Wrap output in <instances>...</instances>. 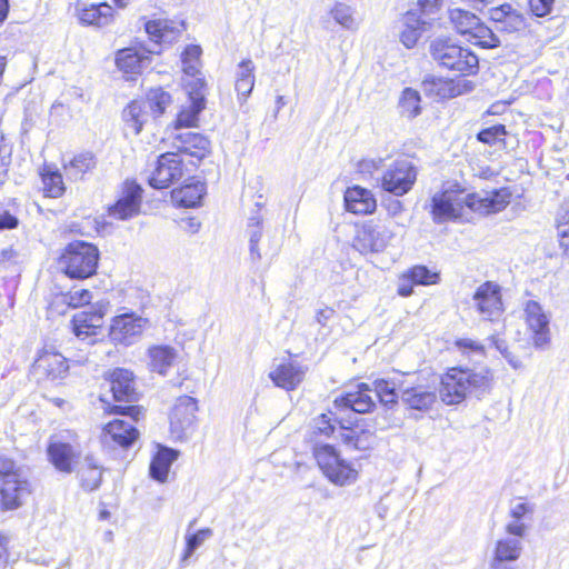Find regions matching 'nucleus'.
Listing matches in <instances>:
<instances>
[{
    "mask_svg": "<svg viewBox=\"0 0 569 569\" xmlns=\"http://www.w3.org/2000/svg\"><path fill=\"white\" fill-rule=\"evenodd\" d=\"M492 373L482 368L475 371L469 368H451L441 378L439 395L447 405H457L468 396L481 398L491 390Z\"/></svg>",
    "mask_w": 569,
    "mask_h": 569,
    "instance_id": "1",
    "label": "nucleus"
},
{
    "mask_svg": "<svg viewBox=\"0 0 569 569\" xmlns=\"http://www.w3.org/2000/svg\"><path fill=\"white\" fill-rule=\"evenodd\" d=\"M430 54L439 66L461 74H473L479 69L478 57L448 38L435 39L430 44Z\"/></svg>",
    "mask_w": 569,
    "mask_h": 569,
    "instance_id": "2",
    "label": "nucleus"
},
{
    "mask_svg": "<svg viewBox=\"0 0 569 569\" xmlns=\"http://www.w3.org/2000/svg\"><path fill=\"white\" fill-rule=\"evenodd\" d=\"M99 250L84 241L69 243L60 257L59 263L70 278L86 279L91 277L98 267Z\"/></svg>",
    "mask_w": 569,
    "mask_h": 569,
    "instance_id": "3",
    "label": "nucleus"
},
{
    "mask_svg": "<svg viewBox=\"0 0 569 569\" xmlns=\"http://www.w3.org/2000/svg\"><path fill=\"white\" fill-rule=\"evenodd\" d=\"M313 456L325 477L336 486L345 487L357 481L358 471L342 459L331 445H317Z\"/></svg>",
    "mask_w": 569,
    "mask_h": 569,
    "instance_id": "4",
    "label": "nucleus"
},
{
    "mask_svg": "<svg viewBox=\"0 0 569 569\" xmlns=\"http://www.w3.org/2000/svg\"><path fill=\"white\" fill-rule=\"evenodd\" d=\"M449 19L453 29L467 40L482 48H497L500 46L499 38L480 19L470 11L459 8L449 11Z\"/></svg>",
    "mask_w": 569,
    "mask_h": 569,
    "instance_id": "5",
    "label": "nucleus"
},
{
    "mask_svg": "<svg viewBox=\"0 0 569 569\" xmlns=\"http://www.w3.org/2000/svg\"><path fill=\"white\" fill-rule=\"evenodd\" d=\"M148 326V319L136 312H124L111 319L108 336L116 346L129 347L142 338Z\"/></svg>",
    "mask_w": 569,
    "mask_h": 569,
    "instance_id": "6",
    "label": "nucleus"
},
{
    "mask_svg": "<svg viewBox=\"0 0 569 569\" xmlns=\"http://www.w3.org/2000/svg\"><path fill=\"white\" fill-rule=\"evenodd\" d=\"M417 180V168L411 160L401 158L388 166L381 177V188L396 196L408 193Z\"/></svg>",
    "mask_w": 569,
    "mask_h": 569,
    "instance_id": "7",
    "label": "nucleus"
},
{
    "mask_svg": "<svg viewBox=\"0 0 569 569\" xmlns=\"http://www.w3.org/2000/svg\"><path fill=\"white\" fill-rule=\"evenodd\" d=\"M107 307L108 303L100 301L90 306L88 310L79 311L73 316L72 328L78 339L82 341L89 339V345L97 341L96 337L102 328Z\"/></svg>",
    "mask_w": 569,
    "mask_h": 569,
    "instance_id": "8",
    "label": "nucleus"
},
{
    "mask_svg": "<svg viewBox=\"0 0 569 569\" xmlns=\"http://www.w3.org/2000/svg\"><path fill=\"white\" fill-rule=\"evenodd\" d=\"M197 401L189 396L179 397L170 415V431L177 440L188 438L194 430Z\"/></svg>",
    "mask_w": 569,
    "mask_h": 569,
    "instance_id": "9",
    "label": "nucleus"
},
{
    "mask_svg": "<svg viewBox=\"0 0 569 569\" xmlns=\"http://www.w3.org/2000/svg\"><path fill=\"white\" fill-rule=\"evenodd\" d=\"M392 237L393 233L389 227L370 221L358 230L353 247L361 253L382 252Z\"/></svg>",
    "mask_w": 569,
    "mask_h": 569,
    "instance_id": "10",
    "label": "nucleus"
},
{
    "mask_svg": "<svg viewBox=\"0 0 569 569\" xmlns=\"http://www.w3.org/2000/svg\"><path fill=\"white\" fill-rule=\"evenodd\" d=\"M465 197L466 196H462L461 192L451 189L435 193L430 204V213L433 221L436 223H442L459 218L462 208L466 207Z\"/></svg>",
    "mask_w": 569,
    "mask_h": 569,
    "instance_id": "11",
    "label": "nucleus"
},
{
    "mask_svg": "<svg viewBox=\"0 0 569 569\" xmlns=\"http://www.w3.org/2000/svg\"><path fill=\"white\" fill-rule=\"evenodd\" d=\"M183 173L182 159L179 154L167 152L159 156L157 166L149 177V184L154 189L169 188Z\"/></svg>",
    "mask_w": 569,
    "mask_h": 569,
    "instance_id": "12",
    "label": "nucleus"
},
{
    "mask_svg": "<svg viewBox=\"0 0 569 569\" xmlns=\"http://www.w3.org/2000/svg\"><path fill=\"white\" fill-rule=\"evenodd\" d=\"M141 200L142 188L136 181L127 180L117 202L108 208V214L117 220H128L139 213Z\"/></svg>",
    "mask_w": 569,
    "mask_h": 569,
    "instance_id": "13",
    "label": "nucleus"
},
{
    "mask_svg": "<svg viewBox=\"0 0 569 569\" xmlns=\"http://www.w3.org/2000/svg\"><path fill=\"white\" fill-rule=\"evenodd\" d=\"M473 306L486 320H493L502 312L499 284L492 281L481 283L472 296Z\"/></svg>",
    "mask_w": 569,
    "mask_h": 569,
    "instance_id": "14",
    "label": "nucleus"
},
{
    "mask_svg": "<svg viewBox=\"0 0 569 569\" xmlns=\"http://www.w3.org/2000/svg\"><path fill=\"white\" fill-rule=\"evenodd\" d=\"M526 322L532 332L533 345L545 348L550 341V315L535 300H528L525 305Z\"/></svg>",
    "mask_w": 569,
    "mask_h": 569,
    "instance_id": "15",
    "label": "nucleus"
},
{
    "mask_svg": "<svg viewBox=\"0 0 569 569\" xmlns=\"http://www.w3.org/2000/svg\"><path fill=\"white\" fill-rule=\"evenodd\" d=\"M139 431L129 421L114 419L104 426L100 439L104 447L127 449L138 439Z\"/></svg>",
    "mask_w": 569,
    "mask_h": 569,
    "instance_id": "16",
    "label": "nucleus"
},
{
    "mask_svg": "<svg viewBox=\"0 0 569 569\" xmlns=\"http://www.w3.org/2000/svg\"><path fill=\"white\" fill-rule=\"evenodd\" d=\"M29 493L30 485L23 475L16 478H6L0 488L1 511L19 508Z\"/></svg>",
    "mask_w": 569,
    "mask_h": 569,
    "instance_id": "17",
    "label": "nucleus"
},
{
    "mask_svg": "<svg viewBox=\"0 0 569 569\" xmlns=\"http://www.w3.org/2000/svg\"><path fill=\"white\" fill-rule=\"evenodd\" d=\"M523 542L517 537H501L493 548L490 561L491 569H508V565L516 562L522 553Z\"/></svg>",
    "mask_w": 569,
    "mask_h": 569,
    "instance_id": "18",
    "label": "nucleus"
},
{
    "mask_svg": "<svg viewBox=\"0 0 569 569\" xmlns=\"http://www.w3.org/2000/svg\"><path fill=\"white\" fill-rule=\"evenodd\" d=\"M510 193L506 189L495 190L480 197L469 193L465 197L466 207L481 214H489L502 210L509 203Z\"/></svg>",
    "mask_w": 569,
    "mask_h": 569,
    "instance_id": "19",
    "label": "nucleus"
},
{
    "mask_svg": "<svg viewBox=\"0 0 569 569\" xmlns=\"http://www.w3.org/2000/svg\"><path fill=\"white\" fill-rule=\"evenodd\" d=\"M372 388L367 383H360L356 390L348 391L346 395L337 398L335 405L342 408H348L358 413H367L371 411L375 406V399L371 396Z\"/></svg>",
    "mask_w": 569,
    "mask_h": 569,
    "instance_id": "20",
    "label": "nucleus"
},
{
    "mask_svg": "<svg viewBox=\"0 0 569 569\" xmlns=\"http://www.w3.org/2000/svg\"><path fill=\"white\" fill-rule=\"evenodd\" d=\"M76 13L80 23L84 26L102 28L113 21V9L106 2L89 6L78 2Z\"/></svg>",
    "mask_w": 569,
    "mask_h": 569,
    "instance_id": "21",
    "label": "nucleus"
},
{
    "mask_svg": "<svg viewBox=\"0 0 569 569\" xmlns=\"http://www.w3.org/2000/svg\"><path fill=\"white\" fill-rule=\"evenodd\" d=\"M37 373L48 379L56 380L66 377L69 365L68 360L58 352H44L33 363Z\"/></svg>",
    "mask_w": 569,
    "mask_h": 569,
    "instance_id": "22",
    "label": "nucleus"
},
{
    "mask_svg": "<svg viewBox=\"0 0 569 569\" xmlns=\"http://www.w3.org/2000/svg\"><path fill=\"white\" fill-rule=\"evenodd\" d=\"M110 390L116 401L132 402L136 400L133 375L131 371L117 368L109 373Z\"/></svg>",
    "mask_w": 569,
    "mask_h": 569,
    "instance_id": "23",
    "label": "nucleus"
},
{
    "mask_svg": "<svg viewBox=\"0 0 569 569\" xmlns=\"http://www.w3.org/2000/svg\"><path fill=\"white\" fill-rule=\"evenodd\" d=\"M403 29L400 33L401 43L408 48H413L422 33L430 27V19L418 14L416 10H409L403 16Z\"/></svg>",
    "mask_w": 569,
    "mask_h": 569,
    "instance_id": "24",
    "label": "nucleus"
},
{
    "mask_svg": "<svg viewBox=\"0 0 569 569\" xmlns=\"http://www.w3.org/2000/svg\"><path fill=\"white\" fill-rule=\"evenodd\" d=\"M116 64L123 73L134 76L149 67L150 57L137 48H124L117 52Z\"/></svg>",
    "mask_w": 569,
    "mask_h": 569,
    "instance_id": "25",
    "label": "nucleus"
},
{
    "mask_svg": "<svg viewBox=\"0 0 569 569\" xmlns=\"http://www.w3.org/2000/svg\"><path fill=\"white\" fill-rule=\"evenodd\" d=\"M346 209L356 214H367L375 211L377 207L372 193L359 186L348 188L345 192Z\"/></svg>",
    "mask_w": 569,
    "mask_h": 569,
    "instance_id": "26",
    "label": "nucleus"
},
{
    "mask_svg": "<svg viewBox=\"0 0 569 569\" xmlns=\"http://www.w3.org/2000/svg\"><path fill=\"white\" fill-rule=\"evenodd\" d=\"M269 377L277 387L286 390H295L303 380L305 371L300 366L288 362L279 365L269 373Z\"/></svg>",
    "mask_w": 569,
    "mask_h": 569,
    "instance_id": "27",
    "label": "nucleus"
},
{
    "mask_svg": "<svg viewBox=\"0 0 569 569\" xmlns=\"http://www.w3.org/2000/svg\"><path fill=\"white\" fill-rule=\"evenodd\" d=\"M401 400L411 409L426 411L436 402L437 395L435 389L416 386L403 389L401 392Z\"/></svg>",
    "mask_w": 569,
    "mask_h": 569,
    "instance_id": "28",
    "label": "nucleus"
},
{
    "mask_svg": "<svg viewBox=\"0 0 569 569\" xmlns=\"http://www.w3.org/2000/svg\"><path fill=\"white\" fill-rule=\"evenodd\" d=\"M204 193V183L200 181H191L180 188L173 189L171 198L179 207L193 208L200 204Z\"/></svg>",
    "mask_w": 569,
    "mask_h": 569,
    "instance_id": "29",
    "label": "nucleus"
},
{
    "mask_svg": "<svg viewBox=\"0 0 569 569\" xmlns=\"http://www.w3.org/2000/svg\"><path fill=\"white\" fill-rule=\"evenodd\" d=\"M97 161L91 152H82L74 156L68 163L63 164L64 176L70 181L84 179L87 173H91L96 168Z\"/></svg>",
    "mask_w": 569,
    "mask_h": 569,
    "instance_id": "30",
    "label": "nucleus"
},
{
    "mask_svg": "<svg viewBox=\"0 0 569 569\" xmlns=\"http://www.w3.org/2000/svg\"><path fill=\"white\" fill-rule=\"evenodd\" d=\"M102 472L98 460L93 456L87 455L78 470L81 487L86 491L97 490L102 481Z\"/></svg>",
    "mask_w": 569,
    "mask_h": 569,
    "instance_id": "31",
    "label": "nucleus"
},
{
    "mask_svg": "<svg viewBox=\"0 0 569 569\" xmlns=\"http://www.w3.org/2000/svg\"><path fill=\"white\" fill-rule=\"evenodd\" d=\"M177 458V450L160 447L150 463L149 472L151 478L159 482H164L168 478L170 467Z\"/></svg>",
    "mask_w": 569,
    "mask_h": 569,
    "instance_id": "32",
    "label": "nucleus"
},
{
    "mask_svg": "<svg viewBox=\"0 0 569 569\" xmlns=\"http://www.w3.org/2000/svg\"><path fill=\"white\" fill-rule=\"evenodd\" d=\"M48 456L58 470L67 473L72 471L76 450L71 445L60 441L51 442L48 447Z\"/></svg>",
    "mask_w": 569,
    "mask_h": 569,
    "instance_id": "33",
    "label": "nucleus"
},
{
    "mask_svg": "<svg viewBox=\"0 0 569 569\" xmlns=\"http://www.w3.org/2000/svg\"><path fill=\"white\" fill-rule=\"evenodd\" d=\"M340 438L349 447L357 450H369L376 445L373 432L360 428L341 427Z\"/></svg>",
    "mask_w": 569,
    "mask_h": 569,
    "instance_id": "34",
    "label": "nucleus"
},
{
    "mask_svg": "<svg viewBox=\"0 0 569 569\" xmlns=\"http://www.w3.org/2000/svg\"><path fill=\"white\" fill-rule=\"evenodd\" d=\"M254 87V64L252 60H242L237 68L234 88L239 96L246 100Z\"/></svg>",
    "mask_w": 569,
    "mask_h": 569,
    "instance_id": "35",
    "label": "nucleus"
},
{
    "mask_svg": "<svg viewBox=\"0 0 569 569\" xmlns=\"http://www.w3.org/2000/svg\"><path fill=\"white\" fill-rule=\"evenodd\" d=\"M398 110L401 117L407 119H415L421 111V97L418 90L413 88H405L401 91L398 101Z\"/></svg>",
    "mask_w": 569,
    "mask_h": 569,
    "instance_id": "36",
    "label": "nucleus"
},
{
    "mask_svg": "<svg viewBox=\"0 0 569 569\" xmlns=\"http://www.w3.org/2000/svg\"><path fill=\"white\" fill-rule=\"evenodd\" d=\"M149 357L152 370L166 375L176 359V351L169 346H157L149 349Z\"/></svg>",
    "mask_w": 569,
    "mask_h": 569,
    "instance_id": "37",
    "label": "nucleus"
},
{
    "mask_svg": "<svg viewBox=\"0 0 569 569\" xmlns=\"http://www.w3.org/2000/svg\"><path fill=\"white\" fill-rule=\"evenodd\" d=\"M144 27L156 46H159L161 42H171L177 33L181 32V29L170 27L166 20H151Z\"/></svg>",
    "mask_w": 569,
    "mask_h": 569,
    "instance_id": "38",
    "label": "nucleus"
},
{
    "mask_svg": "<svg viewBox=\"0 0 569 569\" xmlns=\"http://www.w3.org/2000/svg\"><path fill=\"white\" fill-rule=\"evenodd\" d=\"M122 119L127 129L131 130L133 134H139L147 120V116L142 110L141 103L132 101L123 109Z\"/></svg>",
    "mask_w": 569,
    "mask_h": 569,
    "instance_id": "39",
    "label": "nucleus"
},
{
    "mask_svg": "<svg viewBox=\"0 0 569 569\" xmlns=\"http://www.w3.org/2000/svg\"><path fill=\"white\" fill-rule=\"evenodd\" d=\"M42 183L46 196L58 198L64 192V184L62 174L58 170H52L50 167L43 169Z\"/></svg>",
    "mask_w": 569,
    "mask_h": 569,
    "instance_id": "40",
    "label": "nucleus"
},
{
    "mask_svg": "<svg viewBox=\"0 0 569 569\" xmlns=\"http://www.w3.org/2000/svg\"><path fill=\"white\" fill-rule=\"evenodd\" d=\"M212 530L210 528L200 529L194 533L186 536V549L180 559V566L186 567L189 558L194 553V551L200 548L206 540H208L212 536Z\"/></svg>",
    "mask_w": 569,
    "mask_h": 569,
    "instance_id": "41",
    "label": "nucleus"
},
{
    "mask_svg": "<svg viewBox=\"0 0 569 569\" xmlns=\"http://www.w3.org/2000/svg\"><path fill=\"white\" fill-rule=\"evenodd\" d=\"M261 223L262 218L259 214L250 217L248 221L249 250L252 261H259L262 258V253L258 248V243L262 236Z\"/></svg>",
    "mask_w": 569,
    "mask_h": 569,
    "instance_id": "42",
    "label": "nucleus"
},
{
    "mask_svg": "<svg viewBox=\"0 0 569 569\" xmlns=\"http://www.w3.org/2000/svg\"><path fill=\"white\" fill-rule=\"evenodd\" d=\"M201 48L196 44L188 46L181 54L182 70L186 76L194 77L200 74Z\"/></svg>",
    "mask_w": 569,
    "mask_h": 569,
    "instance_id": "43",
    "label": "nucleus"
},
{
    "mask_svg": "<svg viewBox=\"0 0 569 569\" xmlns=\"http://www.w3.org/2000/svg\"><path fill=\"white\" fill-rule=\"evenodd\" d=\"M372 392L385 406H392L398 400L396 385L392 381L378 379L373 382Z\"/></svg>",
    "mask_w": 569,
    "mask_h": 569,
    "instance_id": "44",
    "label": "nucleus"
},
{
    "mask_svg": "<svg viewBox=\"0 0 569 569\" xmlns=\"http://www.w3.org/2000/svg\"><path fill=\"white\" fill-rule=\"evenodd\" d=\"M147 101L154 117H159L164 113L166 109L171 104L172 99L169 92L157 88L148 92Z\"/></svg>",
    "mask_w": 569,
    "mask_h": 569,
    "instance_id": "45",
    "label": "nucleus"
},
{
    "mask_svg": "<svg viewBox=\"0 0 569 569\" xmlns=\"http://www.w3.org/2000/svg\"><path fill=\"white\" fill-rule=\"evenodd\" d=\"M330 14L342 28L348 30H353L357 28L353 9L350 6L343 2H337L330 10Z\"/></svg>",
    "mask_w": 569,
    "mask_h": 569,
    "instance_id": "46",
    "label": "nucleus"
},
{
    "mask_svg": "<svg viewBox=\"0 0 569 569\" xmlns=\"http://www.w3.org/2000/svg\"><path fill=\"white\" fill-rule=\"evenodd\" d=\"M206 108L204 103L190 102L189 107L182 109L176 119V128L196 127L200 112Z\"/></svg>",
    "mask_w": 569,
    "mask_h": 569,
    "instance_id": "47",
    "label": "nucleus"
},
{
    "mask_svg": "<svg viewBox=\"0 0 569 569\" xmlns=\"http://www.w3.org/2000/svg\"><path fill=\"white\" fill-rule=\"evenodd\" d=\"M407 274L416 284H435L439 281V273L430 271L426 266H415L408 270Z\"/></svg>",
    "mask_w": 569,
    "mask_h": 569,
    "instance_id": "48",
    "label": "nucleus"
},
{
    "mask_svg": "<svg viewBox=\"0 0 569 569\" xmlns=\"http://www.w3.org/2000/svg\"><path fill=\"white\" fill-rule=\"evenodd\" d=\"M197 74L186 83V90L190 102H199L206 104V82L202 77Z\"/></svg>",
    "mask_w": 569,
    "mask_h": 569,
    "instance_id": "49",
    "label": "nucleus"
},
{
    "mask_svg": "<svg viewBox=\"0 0 569 569\" xmlns=\"http://www.w3.org/2000/svg\"><path fill=\"white\" fill-rule=\"evenodd\" d=\"M456 345L463 355L472 357L476 362L481 361L486 357L485 346L478 341L472 339H459Z\"/></svg>",
    "mask_w": 569,
    "mask_h": 569,
    "instance_id": "50",
    "label": "nucleus"
},
{
    "mask_svg": "<svg viewBox=\"0 0 569 569\" xmlns=\"http://www.w3.org/2000/svg\"><path fill=\"white\" fill-rule=\"evenodd\" d=\"M177 139L181 141V149L188 150L190 147L206 151L209 141L201 134L194 132H186L177 136Z\"/></svg>",
    "mask_w": 569,
    "mask_h": 569,
    "instance_id": "51",
    "label": "nucleus"
},
{
    "mask_svg": "<svg viewBox=\"0 0 569 569\" xmlns=\"http://www.w3.org/2000/svg\"><path fill=\"white\" fill-rule=\"evenodd\" d=\"M506 133H507V131H506V127L503 124H495L492 127L481 130L477 134V139L480 142H483L487 144H495L498 141H502Z\"/></svg>",
    "mask_w": 569,
    "mask_h": 569,
    "instance_id": "52",
    "label": "nucleus"
},
{
    "mask_svg": "<svg viewBox=\"0 0 569 569\" xmlns=\"http://www.w3.org/2000/svg\"><path fill=\"white\" fill-rule=\"evenodd\" d=\"M336 419H332V413H322L313 420V433L329 437L333 433L336 427Z\"/></svg>",
    "mask_w": 569,
    "mask_h": 569,
    "instance_id": "53",
    "label": "nucleus"
},
{
    "mask_svg": "<svg viewBox=\"0 0 569 569\" xmlns=\"http://www.w3.org/2000/svg\"><path fill=\"white\" fill-rule=\"evenodd\" d=\"M22 475L20 467L4 455H0V479L3 481L6 478H16Z\"/></svg>",
    "mask_w": 569,
    "mask_h": 569,
    "instance_id": "54",
    "label": "nucleus"
},
{
    "mask_svg": "<svg viewBox=\"0 0 569 569\" xmlns=\"http://www.w3.org/2000/svg\"><path fill=\"white\" fill-rule=\"evenodd\" d=\"M66 300L69 306L78 308L89 305L92 300V293L86 289H74L67 295Z\"/></svg>",
    "mask_w": 569,
    "mask_h": 569,
    "instance_id": "55",
    "label": "nucleus"
},
{
    "mask_svg": "<svg viewBox=\"0 0 569 569\" xmlns=\"http://www.w3.org/2000/svg\"><path fill=\"white\" fill-rule=\"evenodd\" d=\"M527 529V526L521 520L512 519L505 527V531L507 533L506 537H517L522 541Z\"/></svg>",
    "mask_w": 569,
    "mask_h": 569,
    "instance_id": "56",
    "label": "nucleus"
},
{
    "mask_svg": "<svg viewBox=\"0 0 569 569\" xmlns=\"http://www.w3.org/2000/svg\"><path fill=\"white\" fill-rule=\"evenodd\" d=\"M532 13L537 17H546L551 12L555 0H528Z\"/></svg>",
    "mask_w": 569,
    "mask_h": 569,
    "instance_id": "57",
    "label": "nucleus"
},
{
    "mask_svg": "<svg viewBox=\"0 0 569 569\" xmlns=\"http://www.w3.org/2000/svg\"><path fill=\"white\" fill-rule=\"evenodd\" d=\"M439 0H417L416 10L419 16L429 19V14L433 13L438 8Z\"/></svg>",
    "mask_w": 569,
    "mask_h": 569,
    "instance_id": "58",
    "label": "nucleus"
},
{
    "mask_svg": "<svg viewBox=\"0 0 569 569\" xmlns=\"http://www.w3.org/2000/svg\"><path fill=\"white\" fill-rule=\"evenodd\" d=\"M515 12L511 11L510 6H501L497 8H492L490 10V19L496 23L497 26H501V23L506 22V19L509 18L510 14H513Z\"/></svg>",
    "mask_w": 569,
    "mask_h": 569,
    "instance_id": "59",
    "label": "nucleus"
},
{
    "mask_svg": "<svg viewBox=\"0 0 569 569\" xmlns=\"http://www.w3.org/2000/svg\"><path fill=\"white\" fill-rule=\"evenodd\" d=\"M522 26L523 21L521 17L515 12L513 14H510L509 18L506 19L505 23H501V26H497V29L506 32H513L522 28Z\"/></svg>",
    "mask_w": 569,
    "mask_h": 569,
    "instance_id": "60",
    "label": "nucleus"
},
{
    "mask_svg": "<svg viewBox=\"0 0 569 569\" xmlns=\"http://www.w3.org/2000/svg\"><path fill=\"white\" fill-rule=\"evenodd\" d=\"M557 230H569V198L563 201L558 212Z\"/></svg>",
    "mask_w": 569,
    "mask_h": 569,
    "instance_id": "61",
    "label": "nucleus"
},
{
    "mask_svg": "<svg viewBox=\"0 0 569 569\" xmlns=\"http://www.w3.org/2000/svg\"><path fill=\"white\" fill-rule=\"evenodd\" d=\"M18 224L19 220L16 216L0 208V231L14 229Z\"/></svg>",
    "mask_w": 569,
    "mask_h": 569,
    "instance_id": "62",
    "label": "nucleus"
},
{
    "mask_svg": "<svg viewBox=\"0 0 569 569\" xmlns=\"http://www.w3.org/2000/svg\"><path fill=\"white\" fill-rule=\"evenodd\" d=\"M415 284L416 283L412 281V279L407 273H405L399 280V284H398L399 296H401V297L411 296L413 292Z\"/></svg>",
    "mask_w": 569,
    "mask_h": 569,
    "instance_id": "63",
    "label": "nucleus"
},
{
    "mask_svg": "<svg viewBox=\"0 0 569 569\" xmlns=\"http://www.w3.org/2000/svg\"><path fill=\"white\" fill-rule=\"evenodd\" d=\"M532 512V508L526 502H517L510 508V517L521 520L527 513Z\"/></svg>",
    "mask_w": 569,
    "mask_h": 569,
    "instance_id": "64",
    "label": "nucleus"
}]
</instances>
